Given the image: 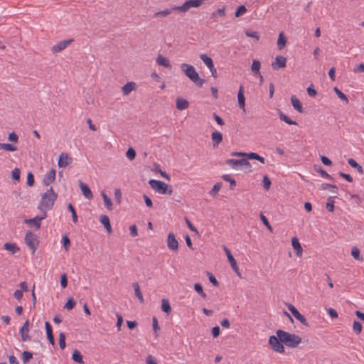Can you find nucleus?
Returning a JSON list of instances; mask_svg holds the SVG:
<instances>
[{"instance_id":"1","label":"nucleus","mask_w":364,"mask_h":364,"mask_svg":"<svg viewBox=\"0 0 364 364\" xmlns=\"http://www.w3.org/2000/svg\"><path fill=\"white\" fill-rule=\"evenodd\" d=\"M58 198V194L55 193L50 187L46 193L42 195L41 200L38 205V209L46 213L47 210H51L54 203Z\"/></svg>"},{"instance_id":"2","label":"nucleus","mask_w":364,"mask_h":364,"mask_svg":"<svg viewBox=\"0 0 364 364\" xmlns=\"http://www.w3.org/2000/svg\"><path fill=\"white\" fill-rule=\"evenodd\" d=\"M276 334L283 341V344L289 348H296L301 342V338L298 335L292 334L281 329H278L276 331Z\"/></svg>"},{"instance_id":"3","label":"nucleus","mask_w":364,"mask_h":364,"mask_svg":"<svg viewBox=\"0 0 364 364\" xmlns=\"http://www.w3.org/2000/svg\"><path fill=\"white\" fill-rule=\"evenodd\" d=\"M181 68L184 74L198 87H202L205 82V80L200 77L198 73L196 72L195 68L189 64L183 63Z\"/></svg>"},{"instance_id":"4","label":"nucleus","mask_w":364,"mask_h":364,"mask_svg":"<svg viewBox=\"0 0 364 364\" xmlns=\"http://www.w3.org/2000/svg\"><path fill=\"white\" fill-rule=\"evenodd\" d=\"M149 183L150 186L159 193L171 195L173 193L171 186L165 183L163 181L151 179L149 180Z\"/></svg>"},{"instance_id":"5","label":"nucleus","mask_w":364,"mask_h":364,"mask_svg":"<svg viewBox=\"0 0 364 364\" xmlns=\"http://www.w3.org/2000/svg\"><path fill=\"white\" fill-rule=\"evenodd\" d=\"M269 344L271 346V348L273 351L280 353H284L285 352V349L284 347L283 341H282L278 336H270L269 338Z\"/></svg>"},{"instance_id":"6","label":"nucleus","mask_w":364,"mask_h":364,"mask_svg":"<svg viewBox=\"0 0 364 364\" xmlns=\"http://www.w3.org/2000/svg\"><path fill=\"white\" fill-rule=\"evenodd\" d=\"M199 6H200V5L198 0H188L186 1L181 6H173V9H176L180 12L185 13L188 11L191 7L198 8Z\"/></svg>"},{"instance_id":"7","label":"nucleus","mask_w":364,"mask_h":364,"mask_svg":"<svg viewBox=\"0 0 364 364\" xmlns=\"http://www.w3.org/2000/svg\"><path fill=\"white\" fill-rule=\"evenodd\" d=\"M25 242L29 247V248L32 250V253L34 254V252L36 250V245L38 243V240L36 239V235L31 231H28L26 233Z\"/></svg>"},{"instance_id":"8","label":"nucleus","mask_w":364,"mask_h":364,"mask_svg":"<svg viewBox=\"0 0 364 364\" xmlns=\"http://www.w3.org/2000/svg\"><path fill=\"white\" fill-rule=\"evenodd\" d=\"M287 308H288L289 311L292 314V315L298 321H299L301 322V323H302L303 325H304L306 326H309V323H308L307 320L305 318V316H303L302 314H301L294 306L289 304L287 305Z\"/></svg>"},{"instance_id":"9","label":"nucleus","mask_w":364,"mask_h":364,"mask_svg":"<svg viewBox=\"0 0 364 364\" xmlns=\"http://www.w3.org/2000/svg\"><path fill=\"white\" fill-rule=\"evenodd\" d=\"M167 246L169 250L176 252L178 249V242L173 232H169L167 237Z\"/></svg>"},{"instance_id":"10","label":"nucleus","mask_w":364,"mask_h":364,"mask_svg":"<svg viewBox=\"0 0 364 364\" xmlns=\"http://www.w3.org/2000/svg\"><path fill=\"white\" fill-rule=\"evenodd\" d=\"M73 42V39L64 40L58 42L51 48L53 53H58L63 50Z\"/></svg>"},{"instance_id":"11","label":"nucleus","mask_w":364,"mask_h":364,"mask_svg":"<svg viewBox=\"0 0 364 364\" xmlns=\"http://www.w3.org/2000/svg\"><path fill=\"white\" fill-rule=\"evenodd\" d=\"M29 321L28 320L26 321L22 327L19 330V333L21 337V340L23 341H28L31 340V337L28 334L29 331Z\"/></svg>"},{"instance_id":"12","label":"nucleus","mask_w":364,"mask_h":364,"mask_svg":"<svg viewBox=\"0 0 364 364\" xmlns=\"http://www.w3.org/2000/svg\"><path fill=\"white\" fill-rule=\"evenodd\" d=\"M46 217L47 213H43L42 215H37L31 219H26L24 222L30 225H33L36 229H39L41 228V221Z\"/></svg>"},{"instance_id":"13","label":"nucleus","mask_w":364,"mask_h":364,"mask_svg":"<svg viewBox=\"0 0 364 364\" xmlns=\"http://www.w3.org/2000/svg\"><path fill=\"white\" fill-rule=\"evenodd\" d=\"M287 58L282 56V55H277L275 58V60L272 63V67L274 70H279L280 68H284L287 65Z\"/></svg>"},{"instance_id":"14","label":"nucleus","mask_w":364,"mask_h":364,"mask_svg":"<svg viewBox=\"0 0 364 364\" xmlns=\"http://www.w3.org/2000/svg\"><path fill=\"white\" fill-rule=\"evenodd\" d=\"M55 170L53 168L49 170L43 177V183L48 186L53 183L55 179Z\"/></svg>"},{"instance_id":"15","label":"nucleus","mask_w":364,"mask_h":364,"mask_svg":"<svg viewBox=\"0 0 364 364\" xmlns=\"http://www.w3.org/2000/svg\"><path fill=\"white\" fill-rule=\"evenodd\" d=\"M71 162L72 158L67 153H62L59 156L58 165L59 167H66Z\"/></svg>"},{"instance_id":"16","label":"nucleus","mask_w":364,"mask_h":364,"mask_svg":"<svg viewBox=\"0 0 364 364\" xmlns=\"http://www.w3.org/2000/svg\"><path fill=\"white\" fill-rule=\"evenodd\" d=\"M79 186L82 191V193L86 198L91 199L93 198V194L90 187L87 184H85L81 181H79Z\"/></svg>"},{"instance_id":"17","label":"nucleus","mask_w":364,"mask_h":364,"mask_svg":"<svg viewBox=\"0 0 364 364\" xmlns=\"http://www.w3.org/2000/svg\"><path fill=\"white\" fill-rule=\"evenodd\" d=\"M291 245L296 252V256L301 257L302 256L303 249L296 237L291 238Z\"/></svg>"},{"instance_id":"18","label":"nucleus","mask_w":364,"mask_h":364,"mask_svg":"<svg viewBox=\"0 0 364 364\" xmlns=\"http://www.w3.org/2000/svg\"><path fill=\"white\" fill-rule=\"evenodd\" d=\"M45 328H46V331L47 338H48L49 343L51 345L54 346L55 345V339H54V336L53 334V329H52V327L48 321L45 322Z\"/></svg>"},{"instance_id":"19","label":"nucleus","mask_w":364,"mask_h":364,"mask_svg":"<svg viewBox=\"0 0 364 364\" xmlns=\"http://www.w3.org/2000/svg\"><path fill=\"white\" fill-rule=\"evenodd\" d=\"M211 137L213 147H217L223 141V134L218 131L212 132Z\"/></svg>"},{"instance_id":"20","label":"nucleus","mask_w":364,"mask_h":364,"mask_svg":"<svg viewBox=\"0 0 364 364\" xmlns=\"http://www.w3.org/2000/svg\"><path fill=\"white\" fill-rule=\"evenodd\" d=\"M245 161V159H228L225 164L230 166L232 168L237 169L239 166H242V164Z\"/></svg>"},{"instance_id":"21","label":"nucleus","mask_w":364,"mask_h":364,"mask_svg":"<svg viewBox=\"0 0 364 364\" xmlns=\"http://www.w3.org/2000/svg\"><path fill=\"white\" fill-rule=\"evenodd\" d=\"M100 223L104 225L105 228L107 230V231L110 233L112 232V227L110 224L109 218L106 215H102L100 218Z\"/></svg>"},{"instance_id":"22","label":"nucleus","mask_w":364,"mask_h":364,"mask_svg":"<svg viewBox=\"0 0 364 364\" xmlns=\"http://www.w3.org/2000/svg\"><path fill=\"white\" fill-rule=\"evenodd\" d=\"M239 107L245 112V97L243 93V87L240 86L237 95Z\"/></svg>"},{"instance_id":"23","label":"nucleus","mask_w":364,"mask_h":364,"mask_svg":"<svg viewBox=\"0 0 364 364\" xmlns=\"http://www.w3.org/2000/svg\"><path fill=\"white\" fill-rule=\"evenodd\" d=\"M4 249L9 252L11 255L16 254L19 251V247L16 243L6 242L4 245Z\"/></svg>"},{"instance_id":"24","label":"nucleus","mask_w":364,"mask_h":364,"mask_svg":"<svg viewBox=\"0 0 364 364\" xmlns=\"http://www.w3.org/2000/svg\"><path fill=\"white\" fill-rule=\"evenodd\" d=\"M291 102L294 108L299 113H302L304 112L302 105L299 99L296 98V96H291Z\"/></svg>"},{"instance_id":"25","label":"nucleus","mask_w":364,"mask_h":364,"mask_svg":"<svg viewBox=\"0 0 364 364\" xmlns=\"http://www.w3.org/2000/svg\"><path fill=\"white\" fill-rule=\"evenodd\" d=\"M176 108L178 110H183L188 107L189 102L188 100L183 99L181 97H178L176 99Z\"/></svg>"},{"instance_id":"26","label":"nucleus","mask_w":364,"mask_h":364,"mask_svg":"<svg viewBox=\"0 0 364 364\" xmlns=\"http://www.w3.org/2000/svg\"><path fill=\"white\" fill-rule=\"evenodd\" d=\"M156 63L161 66H164L167 68H171V65L168 58L164 57L161 55H159L156 58Z\"/></svg>"},{"instance_id":"27","label":"nucleus","mask_w":364,"mask_h":364,"mask_svg":"<svg viewBox=\"0 0 364 364\" xmlns=\"http://www.w3.org/2000/svg\"><path fill=\"white\" fill-rule=\"evenodd\" d=\"M132 287L134 288L136 296L139 299L141 303H143L144 301V299L139 284L137 282H134L132 284Z\"/></svg>"},{"instance_id":"28","label":"nucleus","mask_w":364,"mask_h":364,"mask_svg":"<svg viewBox=\"0 0 364 364\" xmlns=\"http://www.w3.org/2000/svg\"><path fill=\"white\" fill-rule=\"evenodd\" d=\"M135 82H129L122 87V92L124 95H129L135 87Z\"/></svg>"},{"instance_id":"29","label":"nucleus","mask_w":364,"mask_h":364,"mask_svg":"<svg viewBox=\"0 0 364 364\" xmlns=\"http://www.w3.org/2000/svg\"><path fill=\"white\" fill-rule=\"evenodd\" d=\"M223 250L227 255L228 260L230 262L231 267L237 264V262L233 256L232 255L230 250L225 245L223 246Z\"/></svg>"},{"instance_id":"30","label":"nucleus","mask_w":364,"mask_h":364,"mask_svg":"<svg viewBox=\"0 0 364 364\" xmlns=\"http://www.w3.org/2000/svg\"><path fill=\"white\" fill-rule=\"evenodd\" d=\"M161 310L169 314L171 311V307L169 304V301L167 299H162L161 300Z\"/></svg>"},{"instance_id":"31","label":"nucleus","mask_w":364,"mask_h":364,"mask_svg":"<svg viewBox=\"0 0 364 364\" xmlns=\"http://www.w3.org/2000/svg\"><path fill=\"white\" fill-rule=\"evenodd\" d=\"M225 16V7H222L218 9L215 11L211 14L210 18L216 21L218 16Z\"/></svg>"},{"instance_id":"32","label":"nucleus","mask_w":364,"mask_h":364,"mask_svg":"<svg viewBox=\"0 0 364 364\" xmlns=\"http://www.w3.org/2000/svg\"><path fill=\"white\" fill-rule=\"evenodd\" d=\"M287 43V38L284 36L283 32H281L279 35L277 40V46L279 50H282Z\"/></svg>"},{"instance_id":"33","label":"nucleus","mask_w":364,"mask_h":364,"mask_svg":"<svg viewBox=\"0 0 364 364\" xmlns=\"http://www.w3.org/2000/svg\"><path fill=\"white\" fill-rule=\"evenodd\" d=\"M72 359L80 364H83L84 361L82 359V355L80 352L77 350H75L73 353Z\"/></svg>"},{"instance_id":"34","label":"nucleus","mask_w":364,"mask_h":364,"mask_svg":"<svg viewBox=\"0 0 364 364\" xmlns=\"http://www.w3.org/2000/svg\"><path fill=\"white\" fill-rule=\"evenodd\" d=\"M173 11H176V10L173 9V7H172V8L166 9L161 11H158L154 14V17H156V18L166 17V16H168L169 14H171Z\"/></svg>"},{"instance_id":"35","label":"nucleus","mask_w":364,"mask_h":364,"mask_svg":"<svg viewBox=\"0 0 364 364\" xmlns=\"http://www.w3.org/2000/svg\"><path fill=\"white\" fill-rule=\"evenodd\" d=\"M279 115L280 119L282 121H284L287 124H290V125H296L297 124V123L295 121L291 120L288 116L284 114L282 112L279 111Z\"/></svg>"},{"instance_id":"36","label":"nucleus","mask_w":364,"mask_h":364,"mask_svg":"<svg viewBox=\"0 0 364 364\" xmlns=\"http://www.w3.org/2000/svg\"><path fill=\"white\" fill-rule=\"evenodd\" d=\"M348 163L351 167L356 168L360 173H363V167L360 165H359L353 159H348Z\"/></svg>"},{"instance_id":"37","label":"nucleus","mask_w":364,"mask_h":364,"mask_svg":"<svg viewBox=\"0 0 364 364\" xmlns=\"http://www.w3.org/2000/svg\"><path fill=\"white\" fill-rule=\"evenodd\" d=\"M200 58L203 61L206 66L209 68L214 65L213 60L208 57L206 54H200Z\"/></svg>"},{"instance_id":"38","label":"nucleus","mask_w":364,"mask_h":364,"mask_svg":"<svg viewBox=\"0 0 364 364\" xmlns=\"http://www.w3.org/2000/svg\"><path fill=\"white\" fill-rule=\"evenodd\" d=\"M0 149L8 151H15L17 150V147L14 146L11 144H6L0 142Z\"/></svg>"},{"instance_id":"39","label":"nucleus","mask_w":364,"mask_h":364,"mask_svg":"<svg viewBox=\"0 0 364 364\" xmlns=\"http://www.w3.org/2000/svg\"><path fill=\"white\" fill-rule=\"evenodd\" d=\"M102 196L106 208L109 210H112V202L111 199L104 192H102Z\"/></svg>"},{"instance_id":"40","label":"nucleus","mask_w":364,"mask_h":364,"mask_svg":"<svg viewBox=\"0 0 364 364\" xmlns=\"http://www.w3.org/2000/svg\"><path fill=\"white\" fill-rule=\"evenodd\" d=\"M223 179L225 181H228V183H230V189H234L235 186H236V181L234 178H232V177H230V176L228 175V174H225L222 176Z\"/></svg>"},{"instance_id":"41","label":"nucleus","mask_w":364,"mask_h":364,"mask_svg":"<svg viewBox=\"0 0 364 364\" xmlns=\"http://www.w3.org/2000/svg\"><path fill=\"white\" fill-rule=\"evenodd\" d=\"M261 63L258 60H254L251 66L252 71L255 74H259Z\"/></svg>"},{"instance_id":"42","label":"nucleus","mask_w":364,"mask_h":364,"mask_svg":"<svg viewBox=\"0 0 364 364\" xmlns=\"http://www.w3.org/2000/svg\"><path fill=\"white\" fill-rule=\"evenodd\" d=\"M194 289L198 294H199L201 296V297H203V299L206 298L207 295L203 291V287L200 283H196L194 284Z\"/></svg>"},{"instance_id":"43","label":"nucleus","mask_w":364,"mask_h":364,"mask_svg":"<svg viewBox=\"0 0 364 364\" xmlns=\"http://www.w3.org/2000/svg\"><path fill=\"white\" fill-rule=\"evenodd\" d=\"M333 90L334 92H336V94L337 95V96L341 100H343L345 101L346 103L348 102V99L347 97V96L343 93L337 87H335L333 88Z\"/></svg>"},{"instance_id":"44","label":"nucleus","mask_w":364,"mask_h":364,"mask_svg":"<svg viewBox=\"0 0 364 364\" xmlns=\"http://www.w3.org/2000/svg\"><path fill=\"white\" fill-rule=\"evenodd\" d=\"M68 209L71 213L72 219H73V223H76L77 222V213H76V211H75L74 207L73 206V205L71 203L68 204Z\"/></svg>"},{"instance_id":"45","label":"nucleus","mask_w":364,"mask_h":364,"mask_svg":"<svg viewBox=\"0 0 364 364\" xmlns=\"http://www.w3.org/2000/svg\"><path fill=\"white\" fill-rule=\"evenodd\" d=\"M326 208L329 212H333L334 210V200L333 197H328Z\"/></svg>"},{"instance_id":"46","label":"nucleus","mask_w":364,"mask_h":364,"mask_svg":"<svg viewBox=\"0 0 364 364\" xmlns=\"http://www.w3.org/2000/svg\"><path fill=\"white\" fill-rule=\"evenodd\" d=\"M362 324L357 321H354L353 324V329L357 335H359L362 331Z\"/></svg>"},{"instance_id":"47","label":"nucleus","mask_w":364,"mask_h":364,"mask_svg":"<svg viewBox=\"0 0 364 364\" xmlns=\"http://www.w3.org/2000/svg\"><path fill=\"white\" fill-rule=\"evenodd\" d=\"M351 255L353 257L354 259L362 261L363 257L360 255V250L357 247H353L351 251Z\"/></svg>"},{"instance_id":"48","label":"nucleus","mask_w":364,"mask_h":364,"mask_svg":"<svg viewBox=\"0 0 364 364\" xmlns=\"http://www.w3.org/2000/svg\"><path fill=\"white\" fill-rule=\"evenodd\" d=\"M59 346L61 349H64L66 346L65 334L63 332L59 333Z\"/></svg>"},{"instance_id":"49","label":"nucleus","mask_w":364,"mask_h":364,"mask_svg":"<svg viewBox=\"0 0 364 364\" xmlns=\"http://www.w3.org/2000/svg\"><path fill=\"white\" fill-rule=\"evenodd\" d=\"M247 11V9L246 7L244 6V5H242V6H240L235 13V16L236 18H238L240 17V16L243 15L244 14H245Z\"/></svg>"},{"instance_id":"50","label":"nucleus","mask_w":364,"mask_h":364,"mask_svg":"<svg viewBox=\"0 0 364 364\" xmlns=\"http://www.w3.org/2000/svg\"><path fill=\"white\" fill-rule=\"evenodd\" d=\"M33 358L32 353L29 351L24 350L22 353V360L24 363H26L29 360Z\"/></svg>"},{"instance_id":"51","label":"nucleus","mask_w":364,"mask_h":364,"mask_svg":"<svg viewBox=\"0 0 364 364\" xmlns=\"http://www.w3.org/2000/svg\"><path fill=\"white\" fill-rule=\"evenodd\" d=\"M222 187V183L221 182H219V183H216L213 188L211 189V191H210V194L212 195V196H215L218 191L220 190Z\"/></svg>"},{"instance_id":"52","label":"nucleus","mask_w":364,"mask_h":364,"mask_svg":"<svg viewBox=\"0 0 364 364\" xmlns=\"http://www.w3.org/2000/svg\"><path fill=\"white\" fill-rule=\"evenodd\" d=\"M245 35L247 37H250V38H255L256 41H259V33L257 31H251V30H247L245 31Z\"/></svg>"},{"instance_id":"53","label":"nucleus","mask_w":364,"mask_h":364,"mask_svg":"<svg viewBox=\"0 0 364 364\" xmlns=\"http://www.w3.org/2000/svg\"><path fill=\"white\" fill-rule=\"evenodd\" d=\"M315 170L316 171H318L323 178H328L331 181H334V178L330 174H328L326 171L322 169L321 168H319V169L315 168Z\"/></svg>"},{"instance_id":"54","label":"nucleus","mask_w":364,"mask_h":364,"mask_svg":"<svg viewBox=\"0 0 364 364\" xmlns=\"http://www.w3.org/2000/svg\"><path fill=\"white\" fill-rule=\"evenodd\" d=\"M12 178L14 181H18L21 177V171L18 168H15L11 172Z\"/></svg>"},{"instance_id":"55","label":"nucleus","mask_w":364,"mask_h":364,"mask_svg":"<svg viewBox=\"0 0 364 364\" xmlns=\"http://www.w3.org/2000/svg\"><path fill=\"white\" fill-rule=\"evenodd\" d=\"M263 187L265 190L268 191L271 186V181L267 176H264L262 179Z\"/></svg>"},{"instance_id":"56","label":"nucleus","mask_w":364,"mask_h":364,"mask_svg":"<svg viewBox=\"0 0 364 364\" xmlns=\"http://www.w3.org/2000/svg\"><path fill=\"white\" fill-rule=\"evenodd\" d=\"M126 156L131 161L134 159V158L136 156V151H135V150L133 148L129 147L128 149V150L127 151Z\"/></svg>"},{"instance_id":"57","label":"nucleus","mask_w":364,"mask_h":364,"mask_svg":"<svg viewBox=\"0 0 364 364\" xmlns=\"http://www.w3.org/2000/svg\"><path fill=\"white\" fill-rule=\"evenodd\" d=\"M76 304V302L73 300V298H69L66 302V304H65V308L67 309L68 310H71L74 308V306H75Z\"/></svg>"},{"instance_id":"58","label":"nucleus","mask_w":364,"mask_h":364,"mask_svg":"<svg viewBox=\"0 0 364 364\" xmlns=\"http://www.w3.org/2000/svg\"><path fill=\"white\" fill-rule=\"evenodd\" d=\"M207 274L208 276L210 282L213 284V285H214L215 287H218L219 282H218L216 278L213 275V274L208 272Z\"/></svg>"},{"instance_id":"59","label":"nucleus","mask_w":364,"mask_h":364,"mask_svg":"<svg viewBox=\"0 0 364 364\" xmlns=\"http://www.w3.org/2000/svg\"><path fill=\"white\" fill-rule=\"evenodd\" d=\"M260 218L263 224L268 228V230L272 231V228L270 225L267 218L262 213L260 214Z\"/></svg>"},{"instance_id":"60","label":"nucleus","mask_w":364,"mask_h":364,"mask_svg":"<svg viewBox=\"0 0 364 364\" xmlns=\"http://www.w3.org/2000/svg\"><path fill=\"white\" fill-rule=\"evenodd\" d=\"M62 240H63V244L65 247V250H68L69 247L70 246V240L69 237L67 235H64L63 237Z\"/></svg>"},{"instance_id":"61","label":"nucleus","mask_w":364,"mask_h":364,"mask_svg":"<svg viewBox=\"0 0 364 364\" xmlns=\"http://www.w3.org/2000/svg\"><path fill=\"white\" fill-rule=\"evenodd\" d=\"M34 184V176L31 172H29L27 175V185L28 186H33Z\"/></svg>"},{"instance_id":"62","label":"nucleus","mask_w":364,"mask_h":364,"mask_svg":"<svg viewBox=\"0 0 364 364\" xmlns=\"http://www.w3.org/2000/svg\"><path fill=\"white\" fill-rule=\"evenodd\" d=\"M114 198H115L116 201H117L118 203H121V199H122V193H121L120 189H119V188H116V189L114 190Z\"/></svg>"},{"instance_id":"63","label":"nucleus","mask_w":364,"mask_h":364,"mask_svg":"<svg viewBox=\"0 0 364 364\" xmlns=\"http://www.w3.org/2000/svg\"><path fill=\"white\" fill-rule=\"evenodd\" d=\"M60 285L63 288H65L68 285V278L65 274H63L60 277Z\"/></svg>"},{"instance_id":"64","label":"nucleus","mask_w":364,"mask_h":364,"mask_svg":"<svg viewBox=\"0 0 364 364\" xmlns=\"http://www.w3.org/2000/svg\"><path fill=\"white\" fill-rule=\"evenodd\" d=\"M354 73H364V63L358 64L353 70Z\"/></svg>"}]
</instances>
